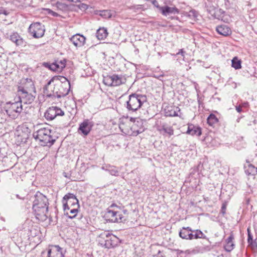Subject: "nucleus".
Segmentation results:
<instances>
[{"label":"nucleus","instance_id":"15","mask_svg":"<svg viewBox=\"0 0 257 257\" xmlns=\"http://www.w3.org/2000/svg\"><path fill=\"white\" fill-rule=\"evenodd\" d=\"M93 126V123L89 119H85L79 125L78 131L81 132L84 136H87L90 132Z\"/></svg>","mask_w":257,"mask_h":257},{"label":"nucleus","instance_id":"25","mask_svg":"<svg viewBox=\"0 0 257 257\" xmlns=\"http://www.w3.org/2000/svg\"><path fill=\"white\" fill-rule=\"evenodd\" d=\"M108 35L107 30L104 28L99 29L96 33V36L98 40H104Z\"/></svg>","mask_w":257,"mask_h":257},{"label":"nucleus","instance_id":"9","mask_svg":"<svg viewBox=\"0 0 257 257\" xmlns=\"http://www.w3.org/2000/svg\"><path fill=\"white\" fill-rule=\"evenodd\" d=\"M31 86L28 90L22 89V90H18L19 95L18 99L22 103H31L34 100L35 97L32 95L33 92H35V86L33 83H30Z\"/></svg>","mask_w":257,"mask_h":257},{"label":"nucleus","instance_id":"42","mask_svg":"<svg viewBox=\"0 0 257 257\" xmlns=\"http://www.w3.org/2000/svg\"><path fill=\"white\" fill-rule=\"evenodd\" d=\"M254 245L257 247V237L255 239L254 241L253 242Z\"/></svg>","mask_w":257,"mask_h":257},{"label":"nucleus","instance_id":"19","mask_svg":"<svg viewBox=\"0 0 257 257\" xmlns=\"http://www.w3.org/2000/svg\"><path fill=\"white\" fill-rule=\"evenodd\" d=\"M216 31L218 34L224 36H227L231 34L230 28L225 25L218 26L216 28Z\"/></svg>","mask_w":257,"mask_h":257},{"label":"nucleus","instance_id":"40","mask_svg":"<svg viewBox=\"0 0 257 257\" xmlns=\"http://www.w3.org/2000/svg\"><path fill=\"white\" fill-rule=\"evenodd\" d=\"M209 11V12L211 14V15H213L214 14V8H213L212 10H208Z\"/></svg>","mask_w":257,"mask_h":257},{"label":"nucleus","instance_id":"26","mask_svg":"<svg viewBox=\"0 0 257 257\" xmlns=\"http://www.w3.org/2000/svg\"><path fill=\"white\" fill-rule=\"evenodd\" d=\"M245 172L247 175H255L257 174V170L252 164H248L245 167Z\"/></svg>","mask_w":257,"mask_h":257},{"label":"nucleus","instance_id":"31","mask_svg":"<svg viewBox=\"0 0 257 257\" xmlns=\"http://www.w3.org/2000/svg\"><path fill=\"white\" fill-rule=\"evenodd\" d=\"M100 16L105 19L110 18L112 16V14L109 10H103L100 11Z\"/></svg>","mask_w":257,"mask_h":257},{"label":"nucleus","instance_id":"17","mask_svg":"<svg viewBox=\"0 0 257 257\" xmlns=\"http://www.w3.org/2000/svg\"><path fill=\"white\" fill-rule=\"evenodd\" d=\"M70 40L74 46L80 47L85 44L86 39L83 35L77 34L73 35Z\"/></svg>","mask_w":257,"mask_h":257},{"label":"nucleus","instance_id":"32","mask_svg":"<svg viewBox=\"0 0 257 257\" xmlns=\"http://www.w3.org/2000/svg\"><path fill=\"white\" fill-rule=\"evenodd\" d=\"M33 83L31 80H30V79L29 80H27V82L25 84L24 86V87H22V86L19 87L18 90H22V89L28 90L29 89V88L30 87V86H31L30 83Z\"/></svg>","mask_w":257,"mask_h":257},{"label":"nucleus","instance_id":"29","mask_svg":"<svg viewBox=\"0 0 257 257\" xmlns=\"http://www.w3.org/2000/svg\"><path fill=\"white\" fill-rule=\"evenodd\" d=\"M111 175L118 176V171L116 168L114 166H108L105 169Z\"/></svg>","mask_w":257,"mask_h":257},{"label":"nucleus","instance_id":"44","mask_svg":"<svg viewBox=\"0 0 257 257\" xmlns=\"http://www.w3.org/2000/svg\"><path fill=\"white\" fill-rule=\"evenodd\" d=\"M63 175H64V176L65 177H66V178H67V177H68V176L67 175V173H66L64 172V173H63Z\"/></svg>","mask_w":257,"mask_h":257},{"label":"nucleus","instance_id":"34","mask_svg":"<svg viewBox=\"0 0 257 257\" xmlns=\"http://www.w3.org/2000/svg\"><path fill=\"white\" fill-rule=\"evenodd\" d=\"M45 11L48 14H49L52 16L58 17L59 16V15L57 13L53 12L49 9H45Z\"/></svg>","mask_w":257,"mask_h":257},{"label":"nucleus","instance_id":"4","mask_svg":"<svg viewBox=\"0 0 257 257\" xmlns=\"http://www.w3.org/2000/svg\"><path fill=\"white\" fill-rule=\"evenodd\" d=\"M54 132L51 130L43 127L34 132L33 136L38 140L41 145L43 146H52L56 141L57 137L54 136Z\"/></svg>","mask_w":257,"mask_h":257},{"label":"nucleus","instance_id":"7","mask_svg":"<svg viewBox=\"0 0 257 257\" xmlns=\"http://www.w3.org/2000/svg\"><path fill=\"white\" fill-rule=\"evenodd\" d=\"M146 101L147 97L145 95L133 93L129 96L126 107L129 110L135 111L140 108Z\"/></svg>","mask_w":257,"mask_h":257},{"label":"nucleus","instance_id":"6","mask_svg":"<svg viewBox=\"0 0 257 257\" xmlns=\"http://www.w3.org/2000/svg\"><path fill=\"white\" fill-rule=\"evenodd\" d=\"M99 243L107 248L116 246L119 242V239L116 236L107 232H103L98 237Z\"/></svg>","mask_w":257,"mask_h":257},{"label":"nucleus","instance_id":"16","mask_svg":"<svg viewBox=\"0 0 257 257\" xmlns=\"http://www.w3.org/2000/svg\"><path fill=\"white\" fill-rule=\"evenodd\" d=\"M159 10L163 16L166 17L170 14H178L179 13V9L175 7H170L168 6H165L164 7H160Z\"/></svg>","mask_w":257,"mask_h":257},{"label":"nucleus","instance_id":"39","mask_svg":"<svg viewBox=\"0 0 257 257\" xmlns=\"http://www.w3.org/2000/svg\"><path fill=\"white\" fill-rule=\"evenodd\" d=\"M68 1H69V2H73V3H77V2H81L82 0H67Z\"/></svg>","mask_w":257,"mask_h":257},{"label":"nucleus","instance_id":"11","mask_svg":"<svg viewBox=\"0 0 257 257\" xmlns=\"http://www.w3.org/2000/svg\"><path fill=\"white\" fill-rule=\"evenodd\" d=\"M106 219L111 222H122L125 220L120 211L108 208L105 214Z\"/></svg>","mask_w":257,"mask_h":257},{"label":"nucleus","instance_id":"41","mask_svg":"<svg viewBox=\"0 0 257 257\" xmlns=\"http://www.w3.org/2000/svg\"><path fill=\"white\" fill-rule=\"evenodd\" d=\"M58 62V63H59V64H64V65H65V61H64V60H63V61L61 60V61H59V62Z\"/></svg>","mask_w":257,"mask_h":257},{"label":"nucleus","instance_id":"3","mask_svg":"<svg viewBox=\"0 0 257 257\" xmlns=\"http://www.w3.org/2000/svg\"><path fill=\"white\" fill-rule=\"evenodd\" d=\"M65 214L70 218H74L78 212L79 205L78 200L73 194L65 195L62 200Z\"/></svg>","mask_w":257,"mask_h":257},{"label":"nucleus","instance_id":"37","mask_svg":"<svg viewBox=\"0 0 257 257\" xmlns=\"http://www.w3.org/2000/svg\"><path fill=\"white\" fill-rule=\"evenodd\" d=\"M185 51H184V50L183 49H180L179 50V51L177 53V55H181L182 56H184V53H185Z\"/></svg>","mask_w":257,"mask_h":257},{"label":"nucleus","instance_id":"13","mask_svg":"<svg viewBox=\"0 0 257 257\" xmlns=\"http://www.w3.org/2000/svg\"><path fill=\"white\" fill-rule=\"evenodd\" d=\"M64 112L57 106H51L45 112L44 117L47 120H52L57 116H63Z\"/></svg>","mask_w":257,"mask_h":257},{"label":"nucleus","instance_id":"48","mask_svg":"<svg viewBox=\"0 0 257 257\" xmlns=\"http://www.w3.org/2000/svg\"><path fill=\"white\" fill-rule=\"evenodd\" d=\"M170 18L172 20V19H173L174 18V17H171Z\"/></svg>","mask_w":257,"mask_h":257},{"label":"nucleus","instance_id":"2","mask_svg":"<svg viewBox=\"0 0 257 257\" xmlns=\"http://www.w3.org/2000/svg\"><path fill=\"white\" fill-rule=\"evenodd\" d=\"M34 198L33 209L36 217L40 221H44L48 218V199L46 196L39 192L35 195Z\"/></svg>","mask_w":257,"mask_h":257},{"label":"nucleus","instance_id":"45","mask_svg":"<svg viewBox=\"0 0 257 257\" xmlns=\"http://www.w3.org/2000/svg\"><path fill=\"white\" fill-rule=\"evenodd\" d=\"M163 75H160V76H156V78H159H159H160V77H163Z\"/></svg>","mask_w":257,"mask_h":257},{"label":"nucleus","instance_id":"43","mask_svg":"<svg viewBox=\"0 0 257 257\" xmlns=\"http://www.w3.org/2000/svg\"><path fill=\"white\" fill-rule=\"evenodd\" d=\"M123 214H127V211L126 210H125H125H123Z\"/></svg>","mask_w":257,"mask_h":257},{"label":"nucleus","instance_id":"12","mask_svg":"<svg viewBox=\"0 0 257 257\" xmlns=\"http://www.w3.org/2000/svg\"><path fill=\"white\" fill-rule=\"evenodd\" d=\"M45 31L44 26L40 23L32 24L29 28V33L35 38L42 37Z\"/></svg>","mask_w":257,"mask_h":257},{"label":"nucleus","instance_id":"46","mask_svg":"<svg viewBox=\"0 0 257 257\" xmlns=\"http://www.w3.org/2000/svg\"><path fill=\"white\" fill-rule=\"evenodd\" d=\"M114 206H115V205L114 204H113L111 205V206H110V207H109V208H112V207H114Z\"/></svg>","mask_w":257,"mask_h":257},{"label":"nucleus","instance_id":"27","mask_svg":"<svg viewBox=\"0 0 257 257\" xmlns=\"http://www.w3.org/2000/svg\"><path fill=\"white\" fill-rule=\"evenodd\" d=\"M207 123L210 126H213L218 122V119L213 114H210L207 118Z\"/></svg>","mask_w":257,"mask_h":257},{"label":"nucleus","instance_id":"23","mask_svg":"<svg viewBox=\"0 0 257 257\" xmlns=\"http://www.w3.org/2000/svg\"><path fill=\"white\" fill-rule=\"evenodd\" d=\"M198 238H206V236L199 229H191V232L190 236V239L192 240L194 239H198Z\"/></svg>","mask_w":257,"mask_h":257},{"label":"nucleus","instance_id":"18","mask_svg":"<svg viewBox=\"0 0 257 257\" xmlns=\"http://www.w3.org/2000/svg\"><path fill=\"white\" fill-rule=\"evenodd\" d=\"M10 39L17 46L23 47L26 45L25 41L17 33H13L11 34L10 36Z\"/></svg>","mask_w":257,"mask_h":257},{"label":"nucleus","instance_id":"35","mask_svg":"<svg viewBox=\"0 0 257 257\" xmlns=\"http://www.w3.org/2000/svg\"><path fill=\"white\" fill-rule=\"evenodd\" d=\"M226 203H223L221 206V209L220 211V213L223 215H224L226 213Z\"/></svg>","mask_w":257,"mask_h":257},{"label":"nucleus","instance_id":"38","mask_svg":"<svg viewBox=\"0 0 257 257\" xmlns=\"http://www.w3.org/2000/svg\"><path fill=\"white\" fill-rule=\"evenodd\" d=\"M236 110L238 112H240L242 111V107L240 106H236Z\"/></svg>","mask_w":257,"mask_h":257},{"label":"nucleus","instance_id":"1","mask_svg":"<svg viewBox=\"0 0 257 257\" xmlns=\"http://www.w3.org/2000/svg\"><path fill=\"white\" fill-rule=\"evenodd\" d=\"M70 89V82L66 77L55 76L44 87V93L48 97L60 98L67 95Z\"/></svg>","mask_w":257,"mask_h":257},{"label":"nucleus","instance_id":"22","mask_svg":"<svg viewBox=\"0 0 257 257\" xmlns=\"http://www.w3.org/2000/svg\"><path fill=\"white\" fill-rule=\"evenodd\" d=\"M191 229L190 227H183L179 231V236L182 239L189 240Z\"/></svg>","mask_w":257,"mask_h":257},{"label":"nucleus","instance_id":"24","mask_svg":"<svg viewBox=\"0 0 257 257\" xmlns=\"http://www.w3.org/2000/svg\"><path fill=\"white\" fill-rule=\"evenodd\" d=\"M45 66H48L49 69L53 71H61L63 68L65 67V65L63 64H59L58 62H55L51 64L45 63Z\"/></svg>","mask_w":257,"mask_h":257},{"label":"nucleus","instance_id":"5","mask_svg":"<svg viewBox=\"0 0 257 257\" xmlns=\"http://www.w3.org/2000/svg\"><path fill=\"white\" fill-rule=\"evenodd\" d=\"M3 110L6 112L9 117L15 119L19 116L23 110L22 102L18 99L14 102H7L3 107Z\"/></svg>","mask_w":257,"mask_h":257},{"label":"nucleus","instance_id":"8","mask_svg":"<svg viewBox=\"0 0 257 257\" xmlns=\"http://www.w3.org/2000/svg\"><path fill=\"white\" fill-rule=\"evenodd\" d=\"M128 120L131 121L133 123V125L131 126V129L134 133H136L137 135L142 133L144 129L143 127H139L141 126L143 124V122L142 120L137 119L136 120V118L130 117L128 118V117L123 118L120 119V123L119 125V127L120 130L123 131V130L125 128L124 123L127 122Z\"/></svg>","mask_w":257,"mask_h":257},{"label":"nucleus","instance_id":"28","mask_svg":"<svg viewBox=\"0 0 257 257\" xmlns=\"http://www.w3.org/2000/svg\"><path fill=\"white\" fill-rule=\"evenodd\" d=\"M231 66L235 69H239L241 68V61L237 57H235L232 60Z\"/></svg>","mask_w":257,"mask_h":257},{"label":"nucleus","instance_id":"14","mask_svg":"<svg viewBox=\"0 0 257 257\" xmlns=\"http://www.w3.org/2000/svg\"><path fill=\"white\" fill-rule=\"evenodd\" d=\"M47 255L48 257H63L64 256L63 249L59 245L50 246Z\"/></svg>","mask_w":257,"mask_h":257},{"label":"nucleus","instance_id":"20","mask_svg":"<svg viewBox=\"0 0 257 257\" xmlns=\"http://www.w3.org/2000/svg\"><path fill=\"white\" fill-rule=\"evenodd\" d=\"M187 133L192 136L196 135L197 136H200L202 134L200 127L192 124L188 125Z\"/></svg>","mask_w":257,"mask_h":257},{"label":"nucleus","instance_id":"21","mask_svg":"<svg viewBox=\"0 0 257 257\" xmlns=\"http://www.w3.org/2000/svg\"><path fill=\"white\" fill-rule=\"evenodd\" d=\"M233 239L234 236L233 234L231 233L225 240V244L224 245V248L226 251L229 252L234 248V244L233 241Z\"/></svg>","mask_w":257,"mask_h":257},{"label":"nucleus","instance_id":"33","mask_svg":"<svg viewBox=\"0 0 257 257\" xmlns=\"http://www.w3.org/2000/svg\"><path fill=\"white\" fill-rule=\"evenodd\" d=\"M247 234H248V238H247L248 243L249 244H252L253 243L252 236L251 234L249 228H247Z\"/></svg>","mask_w":257,"mask_h":257},{"label":"nucleus","instance_id":"49","mask_svg":"<svg viewBox=\"0 0 257 257\" xmlns=\"http://www.w3.org/2000/svg\"><path fill=\"white\" fill-rule=\"evenodd\" d=\"M103 169H105L104 167H102V168Z\"/></svg>","mask_w":257,"mask_h":257},{"label":"nucleus","instance_id":"36","mask_svg":"<svg viewBox=\"0 0 257 257\" xmlns=\"http://www.w3.org/2000/svg\"><path fill=\"white\" fill-rule=\"evenodd\" d=\"M168 115L172 116H177L178 114L175 111H173V112H171V113Z\"/></svg>","mask_w":257,"mask_h":257},{"label":"nucleus","instance_id":"30","mask_svg":"<svg viewBox=\"0 0 257 257\" xmlns=\"http://www.w3.org/2000/svg\"><path fill=\"white\" fill-rule=\"evenodd\" d=\"M160 131H163L165 133L168 134L169 136L173 135L174 131L172 128L170 126H167L163 125L162 128L160 130Z\"/></svg>","mask_w":257,"mask_h":257},{"label":"nucleus","instance_id":"47","mask_svg":"<svg viewBox=\"0 0 257 257\" xmlns=\"http://www.w3.org/2000/svg\"><path fill=\"white\" fill-rule=\"evenodd\" d=\"M69 207H70V209H71V208H74L75 207L74 206H71V204L70 206H69Z\"/></svg>","mask_w":257,"mask_h":257},{"label":"nucleus","instance_id":"10","mask_svg":"<svg viewBox=\"0 0 257 257\" xmlns=\"http://www.w3.org/2000/svg\"><path fill=\"white\" fill-rule=\"evenodd\" d=\"M125 82L126 79L123 76L116 74L104 76L103 80V83L108 86H117Z\"/></svg>","mask_w":257,"mask_h":257}]
</instances>
